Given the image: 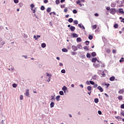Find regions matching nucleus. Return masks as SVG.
Returning <instances> with one entry per match:
<instances>
[{"label": "nucleus", "instance_id": "338daca9", "mask_svg": "<svg viewBox=\"0 0 124 124\" xmlns=\"http://www.w3.org/2000/svg\"><path fill=\"white\" fill-rule=\"evenodd\" d=\"M61 8H64V5H61Z\"/></svg>", "mask_w": 124, "mask_h": 124}, {"label": "nucleus", "instance_id": "ea45409f", "mask_svg": "<svg viewBox=\"0 0 124 124\" xmlns=\"http://www.w3.org/2000/svg\"><path fill=\"white\" fill-rule=\"evenodd\" d=\"M89 82L90 83V84L91 85H94V82H93V81H89Z\"/></svg>", "mask_w": 124, "mask_h": 124}, {"label": "nucleus", "instance_id": "cd10ccee", "mask_svg": "<svg viewBox=\"0 0 124 124\" xmlns=\"http://www.w3.org/2000/svg\"><path fill=\"white\" fill-rule=\"evenodd\" d=\"M95 103H98V98H95L94 100Z\"/></svg>", "mask_w": 124, "mask_h": 124}, {"label": "nucleus", "instance_id": "a211bd4d", "mask_svg": "<svg viewBox=\"0 0 124 124\" xmlns=\"http://www.w3.org/2000/svg\"><path fill=\"white\" fill-rule=\"evenodd\" d=\"M62 52H64L65 53H66L67 52H68V50L66 48H62Z\"/></svg>", "mask_w": 124, "mask_h": 124}, {"label": "nucleus", "instance_id": "f03ea898", "mask_svg": "<svg viewBox=\"0 0 124 124\" xmlns=\"http://www.w3.org/2000/svg\"><path fill=\"white\" fill-rule=\"evenodd\" d=\"M92 62H94V63H96V62H98V63H99V61H98V60H97V59L96 58H93Z\"/></svg>", "mask_w": 124, "mask_h": 124}, {"label": "nucleus", "instance_id": "052dcab7", "mask_svg": "<svg viewBox=\"0 0 124 124\" xmlns=\"http://www.w3.org/2000/svg\"><path fill=\"white\" fill-rule=\"evenodd\" d=\"M80 2H81V1H80V0H79L77 1V4H79V3H80Z\"/></svg>", "mask_w": 124, "mask_h": 124}, {"label": "nucleus", "instance_id": "4c0bfd02", "mask_svg": "<svg viewBox=\"0 0 124 124\" xmlns=\"http://www.w3.org/2000/svg\"><path fill=\"white\" fill-rule=\"evenodd\" d=\"M44 9H45V7L44 6H41V10H44Z\"/></svg>", "mask_w": 124, "mask_h": 124}, {"label": "nucleus", "instance_id": "0eeeda50", "mask_svg": "<svg viewBox=\"0 0 124 124\" xmlns=\"http://www.w3.org/2000/svg\"><path fill=\"white\" fill-rule=\"evenodd\" d=\"M97 89L98 90H100V92H101V93H102V92H103V89L102 88V87H101V86H98Z\"/></svg>", "mask_w": 124, "mask_h": 124}, {"label": "nucleus", "instance_id": "412c9836", "mask_svg": "<svg viewBox=\"0 0 124 124\" xmlns=\"http://www.w3.org/2000/svg\"><path fill=\"white\" fill-rule=\"evenodd\" d=\"M113 27H114V28L115 29H118V28L119 27V25H118V24L115 23V24H114Z\"/></svg>", "mask_w": 124, "mask_h": 124}, {"label": "nucleus", "instance_id": "2eb2a0df", "mask_svg": "<svg viewBox=\"0 0 124 124\" xmlns=\"http://www.w3.org/2000/svg\"><path fill=\"white\" fill-rule=\"evenodd\" d=\"M70 30H71V31H74L75 30V27H73V26H71L70 28Z\"/></svg>", "mask_w": 124, "mask_h": 124}, {"label": "nucleus", "instance_id": "a878e982", "mask_svg": "<svg viewBox=\"0 0 124 124\" xmlns=\"http://www.w3.org/2000/svg\"><path fill=\"white\" fill-rule=\"evenodd\" d=\"M53 15V16H56V13L55 12H51L49 13V15Z\"/></svg>", "mask_w": 124, "mask_h": 124}, {"label": "nucleus", "instance_id": "f8f14e48", "mask_svg": "<svg viewBox=\"0 0 124 124\" xmlns=\"http://www.w3.org/2000/svg\"><path fill=\"white\" fill-rule=\"evenodd\" d=\"M40 37V36L39 35H37V36L36 35H34L33 36V38H34L35 40H37V39H38V38H39Z\"/></svg>", "mask_w": 124, "mask_h": 124}, {"label": "nucleus", "instance_id": "aec40b11", "mask_svg": "<svg viewBox=\"0 0 124 124\" xmlns=\"http://www.w3.org/2000/svg\"><path fill=\"white\" fill-rule=\"evenodd\" d=\"M77 42H81V41H82V39H81L80 37H78L77 39Z\"/></svg>", "mask_w": 124, "mask_h": 124}, {"label": "nucleus", "instance_id": "0e129e2a", "mask_svg": "<svg viewBox=\"0 0 124 124\" xmlns=\"http://www.w3.org/2000/svg\"><path fill=\"white\" fill-rule=\"evenodd\" d=\"M86 84L87 85H90V81H86Z\"/></svg>", "mask_w": 124, "mask_h": 124}, {"label": "nucleus", "instance_id": "1a4fd4ad", "mask_svg": "<svg viewBox=\"0 0 124 124\" xmlns=\"http://www.w3.org/2000/svg\"><path fill=\"white\" fill-rule=\"evenodd\" d=\"M124 93V89H120L118 92V93L120 94H122V93Z\"/></svg>", "mask_w": 124, "mask_h": 124}, {"label": "nucleus", "instance_id": "79ce46f5", "mask_svg": "<svg viewBox=\"0 0 124 124\" xmlns=\"http://www.w3.org/2000/svg\"><path fill=\"white\" fill-rule=\"evenodd\" d=\"M73 13H74V14H76L77 13V10H74L73 11Z\"/></svg>", "mask_w": 124, "mask_h": 124}, {"label": "nucleus", "instance_id": "c03bdc74", "mask_svg": "<svg viewBox=\"0 0 124 124\" xmlns=\"http://www.w3.org/2000/svg\"><path fill=\"white\" fill-rule=\"evenodd\" d=\"M112 53H113V54H116V53H117V50H115V49H113Z\"/></svg>", "mask_w": 124, "mask_h": 124}, {"label": "nucleus", "instance_id": "37998d69", "mask_svg": "<svg viewBox=\"0 0 124 124\" xmlns=\"http://www.w3.org/2000/svg\"><path fill=\"white\" fill-rule=\"evenodd\" d=\"M23 96L22 95H21L19 97V99L20 100H23Z\"/></svg>", "mask_w": 124, "mask_h": 124}, {"label": "nucleus", "instance_id": "473e14b6", "mask_svg": "<svg viewBox=\"0 0 124 124\" xmlns=\"http://www.w3.org/2000/svg\"><path fill=\"white\" fill-rule=\"evenodd\" d=\"M86 57L87 58H91V54H90V53H87V55H86Z\"/></svg>", "mask_w": 124, "mask_h": 124}, {"label": "nucleus", "instance_id": "864d4df0", "mask_svg": "<svg viewBox=\"0 0 124 124\" xmlns=\"http://www.w3.org/2000/svg\"><path fill=\"white\" fill-rule=\"evenodd\" d=\"M106 10H108V11H109V10L110 11L111 10V9H110V7H107Z\"/></svg>", "mask_w": 124, "mask_h": 124}, {"label": "nucleus", "instance_id": "603ef678", "mask_svg": "<svg viewBox=\"0 0 124 124\" xmlns=\"http://www.w3.org/2000/svg\"><path fill=\"white\" fill-rule=\"evenodd\" d=\"M98 113L99 114V115H101V114H102V112H101V111L98 110Z\"/></svg>", "mask_w": 124, "mask_h": 124}, {"label": "nucleus", "instance_id": "4be33fe9", "mask_svg": "<svg viewBox=\"0 0 124 124\" xmlns=\"http://www.w3.org/2000/svg\"><path fill=\"white\" fill-rule=\"evenodd\" d=\"M87 90L89 91V92L92 91V86H88Z\"/></svg>", "mask_w": 124, "mask_h": 124}, {"label": "nucleus", "instance_id": "a19ab883", "mask_svg": "<svg viewBox=\"0 0 124 124\" xmlns=\"http://www.w3.org/2000/svg\"><path fill=\"white\" fill-rule=\"evenodd\" d=\"M85 44H86V45H89L90 44V41H86L85 42Z\"/></svg>", "mask_w": 124, "mask_h": 124}, {"label": "nucleus", "instance_id": "2f4dec72", "mask_svg": "<svg viewBox=\"0 0 124 124\" xmlns=\"http://www.w3.org/2000/svg\"><path fill=\"white\" fill-rule=\"evenodd\" d=\"M59 94L60 95H63V91H60L59 92Z\"/></svg>", "mask_w": 124, "mask_h": 124}, {"label": "nucleus", "instance_id": "dca6fc26", "mask_svg": "<svg viewBox=\"0 0 124 124\" xmlns=\"http://www.w3.org/2000/svg\"><path fill=\"white\" fill-rule=\"evenodd\" d=\"M88 38H89V39H90V40H92V39H93V35L90 34V35H89Z\"/></svg>", "mask_w": 124, "mask_h": 124}, {"label": "nucleus", "instance_id": "774afa93", "mask_svg": "<svg viewBox=\"0 0 124 124\" xmlns=\"http://www.w3.org/2000/svg\"><path fill=\"white\" fill-rule=\"evenodd\" d=\"M121 114L122 115V116H123L124 117V112H121Z\"/></svg>", "mask_w": 124, "mask_h": 124}, {"label": "nucleus", "instance_id": "20e7f679", "mask_svg": "<svg viewBox=\"0 0 124 124\" xmlns=\"http://www.w3.org/2000/svg\"><path fill=\"white\" fill-rule=\"evenodd\" d=\"M46 76H48V77H49L48 81H47V82H50V81H51V77H52V75L48 73H46Z\"/></svg>", "mask_w": 124, "mask_h": 124}, {"label": "nucleus", "instance_id": "de8ad7c7", "mask_svg": "<svg viewBox=\"0 0 124 124\" xmlns=\"http://www.w3.org/2000/svg\"><path fill=\"white\" fill-rule=\"evenodd\" d=\"M62 73H65V70L62 69L61 71Z\"/></svg>", "mask_w": 124, "mask_h": 124}, {"label": "nucleus", "instance_id": "6e6552de", "mask_svg": "<svg viewBox=\"0 0 124 124\" xmlns=\"http://www.w3.org/2000/svg\"><path fill=\"white\" fill-rule=\"evenodd\" d=\"M71 35L73 36V37L74 38H77L78 37V34L75 33H72Z\"/></svg>", "mask_w": 124, "mask_h": 124}, {"label": "nucleus", "instance_id": "f257e3e1", "mask_svg": "<svg viewBox=\"0 0 124 124\" xmlns=\"http://www.w3.org/2000/svg\"><path fill=\"white\" fill-rule=\"evenodd\" d=\"M110 13L111 14H112V15H114L116 13V9L115 8H111L110 11Z\"/></svg>", "mask_w": 124, "mask_h": 124}, {"label": "nucleus", "instance_id": "c9c22d12", "mask_svg": "<svg viewBox=\"0 0 124 124\" xmlns=\"http://www.w3.org/2000/svg\"><path fill=\"white\" fill-rule=\"evenodd\" d=\"M13 88H17V84H16V83H14L13 84Z\"/></svg>", "mask_w": 124, "mask_h": 124}, {"label": "nucleus", "instance_id": "c756f323", "mask_svg": "<svg viewBox=\"0 0 124 124\" xmlns=\"http://www.w3.org/2000/svg\"><path fill=\"white\" fill-rule=\"evenodd\" d=\"M76 54H77V52H76L73 51V52H71V54L73 56H74L75 55H76Z\"/></svg>", "mask_w": 124, "mask_h": 124}, {"label": "nucleus", "instance_id": "58836bf2", "mask_svg": "<svg viewBox=\"0 0 124 124\" xmlns=\"http://www.w3.org/2000/svg\"><path fill=\"white\" fill-rule=\"evenodd\" d=\"M55 2L56 4H59L60 3V0H56Z\"/></svg>", "mask_w": 124, "mask_h": 124}, {"label": "nucleus", "instance_id": "e2e57ef3", "mask_svg": "<svg viewBox=\"0 0 124 124\" xmlns=\"http://www.w3.org/2000/svg\"><path fill=\"white\" fill-rule=\"evenodd\" d=\"M105 95L107 97H108L109 95H108V94H107V93H105Z\"/></svg>", "mask_w": 124, "mask_h": 124}, {"label": "nucleus", "instance_id": "5fc2aeb1", "mask_svg": "<svg viewBox=\"0 0 124 124\" xmlns=\"http://www.w3.org/2000/svg\"><path fill=\"white\" fill-rule=\"evenodd\" d=\"M111 7H115V4L112 3V4H111Z\"/></svg>", "mask_w": 124, "mask_h": 124}, {"label": "nucleus", "instance_id": "4d7b16f0", "mask_svg": "<svg viewBox=\"0 0 124 124\" xmlns=\"http://www.w3.org/2000/svg\"><path fill=\"white\" fill-rule=\"evenodd\" d=\"M64 12H65V13L67 12V8H65V9H64Z\"/></svg>", "mask_w": 124, "mask_h": 124}, {"label": "nucleus", "instance_id": "e433bc0d", "mask_svg": "<svg viewBox=\"0 0 124 124\" xmlns=\"http://www.w3.org/2000/svg\"><path fill=\"white\" fill-rule=\"evenodd\" d=\"M96 28V25H93L92 26L93 30H95V29Z\"/></svg>", "mask_w": 124, "mask_h": 124}, {"label": "nucleus", "instance_id": "bf43d9fd", "mask_svg": "<svg viewBox=\"0 0 124 124\" xmlns=\"http://www.w3.org/2000/svg\"><path fill=\"white\" fill-rule=\"evenodd\" d=\"M94 16H95V17L98 16V14H97V13L94 14Z\"/></svg>", "mask_w": 124, "mask_h": 124}, {"label": "nucleus", "instance_id": "6ab92c4d", "mask_svg": "<svg viewBox=\"0 0 124 124\" xmlns=\"http://www.w3.org/2000/svg\"><path fill=\"white\" fill-rule=\"evenodd\" d=\"M91 55L92 56V57H95V56H96V53H95V52H93L91 53Z\"/></svg>", "mask_w": 124, "mask_h": 124}, {"label": "nucleus", "instance_id": "a18cd8bd", "mask_svg": "<svg viewBox=\"0 0 124 124\" xmlns=\"http://www.w3.org/2000/svg\"><path fill=\"white\" fill-rule=\"evenodd\" d=\"M106 51L107 53H110V49H107Z\"/></svg>", "mask_w": 124, "mask_h": 124}, {"label": "nucleus", "instance_id": "7c9ffc66", "mask_svg": "<svg viewBox=\"0 0 124 124\" xmlns=\"http://www.w3.org/2000/svg\"><path fill=\"white\" fill-rule=\"evenodd\" d=\"M124 61V58H121V60H120L119 62H123Z\"/></svg>", "mask_w": 124, "mask_h": 124}, {"label": "nucleus", "instance_id": "bb28decb", "mask_svg": "<svg viewBox=\"0 0 124 124\" xmlns=\"http://www.w3.org/2000/svg\"><path fill=\"white\" fill-rule=\"evenodd\" d=\"M83 49H84V50H86V51H89V48L87 46H85L84 47H83Z\"/></svg>", "mask_w": 124, "mask_h": 124}, {"label": "nucleus", "instance_id": "8fccbe9b", "mask_svg": "<svg viewBox=\"0 0 124 124\" xmlns=\"http://www.w3.org/2000/svg\"><path fill=\"white\" fill-rule=\"evenodd\" d=\"M121 108L122 109H124V104L121 105Z\"/></svg>", "mask_w": 124, "mask_h": 124}, {"label": "nucleus", "instance_id": "423d86ee", "mask_svg": "<svg viewBox=\"0 0 124 124\" xmlns=\"http://www.w3.org/2000/svg\"><path fill=\"white\" fill-rule=\"evenodd\" d=\"M78 27H79V28H80V29H81L82 30H84H84H85V27H84V26L83 25V24H79L78 25Z\"/></svg>", "mask_w": 124, "mask_h": 124}, {"label": "nucleus", "instance_id": "f3484780", "mask_svg": "<svg viewBox=\"0 0 124 124\" xmlns=\"http://www.w3.org/2000/svg\"><path fill=\"white\" fill-rule=\"evenodd\" d=\"M110 81H115V77H111L109 78Z\"/></svg>", "mask_w": 124, "mask_h": 124}, {"label": "nucleus", "instance_id": "f704fd0d", "mask_svg": "<svg viewBox=\"0 0 124 124\" xmlns=\"http://www.w3.org/2000/svg\"><path fill=\"white\" fill-rule=\"evenodd\" d=\"M74 23L75 25H78V21H77V20H74Z\"/></svg>", "mask_w": 124, "mask_h": 124}, {"label": "nucleus", "instance_id": "09e8293b", "mask_svg": "<svg viewBox=\"0 0 124 124\" xmlns=\"http://www.w3.org/2000/svg\"><path fill=\"white\" fill-rule=\"evenodd\" d=\"M33 7H34V4H31V8H33Z\"/></svg>", "mask_w": 124, "mask_h": 124}, {"label": "nucleus", "instance_id": "7ed1b4c3", "mask_svg": "<svg viewBox=\"0 0 124 124\" xmlns=\"http://www.w3.org/2000/svg\"><path fill=\"white\" fill-rule=\"evenodd\" d=\"M100 62H99V63H98V62L96 63H94L93 64V66H94V67H95L96 68H97L98 67H99L100 66V65L99 64Z\"/></svg>", "mask_w": 124, "mask_h": 124}, {"label": "nucleus", "instance_id": "4468645a", "mask_svg": "<svg viewBox=\"0 0 124 124\" xmlns=\"http://www.w3.org/2000/svg\"><path fill=\"white\" fill-rule=\"evenodd\" d=\"M50 108H53V107H54V106H55V103H54V102H51L50 103Z\"/></svg>", "mask_w": 124, "mask_h": 124}, {"label": "nucleus", "instance_id": "69168bd1", "mask_svg": "<svg viewBox=\"0 0 124 124\" xmlns=\"http://www.w3.org/2000/svg\"><path fill=\"white\" fill-rule=\"evenodd\" d=\"M79 86L81 87V88H84V86H83L82 84L79 85Z\"/></svg>", "mask_w": 124, "mask_h": 124}, {"label": "nucleus", "instance_id": "b1692460", "mask_svg": "<svg viewBox=\"0 0 124 124\" xmlns=\"http://www.w3.org/2000/svg\"><path fill=\"white\" fill-rule=\"evenodd\" d=\"M68 22H69V23H72V22H73V19H72V18H70L68 20Z\"/></svg>", "mask_w": 124, "mask_h": 124}, {"label": "nucleus", "instance_id": "9b49d317", "mask_svg": "<svg viewBox=\"0 0 124 124\" xmlns=\"http://www.w3.org/2000/svg\"><path fill=\"white\" fill-rule=\"evenodd\" d=\"M62 90L63 91L64 93H65V92L67 91V88H66V86H63V88H62Z\"/></svg>", "mask_w": 124, "mask_h": 124}, {"label": "nucleus", "instance_id": "49530a36", "mask_svg": "<svg viewBox=\"0 0 124 124\" xmlns=\"http://www.w3.org/2000/svg\"><path fill=\"white\" fill-rule=\"evenodd\" d=\"M14 1L15 3H18V2H19V0H14Z\"/></svg>", "mask_w": 124, "mask_h": 124}, {"label": "nucleus", "instance_id": "ddd939ff", "mask_svg": "<svg viewBox=\"0 0 124 124\" xmlns=\"http://www.w3.org/2000/svg\"><path fill=\"white\" fill-rule=\"evenodd\" d=\"M26 96H29L30 95V93H29V90H26V93H25Z\"/></svg>", "mask_w": 124, "mask_h": 124}, {"label": "nucleus", "instance_id": "c85d7f7f", "mask_svg": "<svg viewBox=\"0 0 124 124\" xmlns=\"http://www.w3.org/2000/svg\"><path fill=\"white\" fill-rule=\"evenodd\" d=\"M46 11H47V12H48V13L51 12V8H50V7L47 8Z\"/></svg>", "mask_w": 124, "mask_h": 124}, {"label": "nucleus", "instance_id": "39448f33", "mask_svg": "<svg viewBox=\"0 0 124 124\" xmlns=\"http://www.w3.org/2000/svg\"><path fill=\"white\" fill-rule=\"evenodd\" d=\"M72 49L73 51H77L78 50V48L75 46H72Z\"/></svg>", "mask_w": 124, "mask_h": 124}, {"label": "nucleus", "instance_id": "393cba45", "mask_svg": "<svg viewBox=\"0 0 124 124\" xmlns=\"http://www.w3.org/2000/svg\"><path fill=\"white\" fill-rule=\"evenodd\" d=\"M60 97H61V96H60V95H58V96H56V100H57V101H59V100H60Z\"/></svg>", "mask_w": 124, "mask_h": 124}, {"label": "nucleus", "instance_id": "9d476101", "mask_svg": "<svg viewBox=\"0 0 124 124\" xmlns=\"http://www.w3.org/2000/svg\"><path fill=\"white\" fill-rule=\"evenodd\" d=\"M119 12L122 14H124V9L122 8L119 9Z\"/></svg>", "mask_w": 124, "mask_h": 124}, {"label": "nucleus", "instance_id": "680f3d73", "mask_svg": "<svg viewBox=\"0 0 124 124\" xmlns=\"http://www.w3.org/2000/svg\"><path fill=\"white\" fill-rule=\"evenodd\" d=\"M59 65L60 66H62V65H63V64H62V63H60Z\"/></svg>", "mask_w": 124, "mask_h": 124}, {"label": "nucleus", "instance_id": "13d9d810", "mask_svg": "<svg viewBox=\"0 0 124 124\" xmlns=\"http://www.w3.org/2000/svg\"><path fill=\"white\" fill-rule=\"evenodd\" d=\"M31 10H32L33 13H35V9H32V8Z\"/></svg>", "mask_w": 124, "mask_h": 124}, {"label": "nucleus", "instance_id": "5701e85b", "mask_svg": "<svg viewBox=\"0 0 124 124\" xmlns=\"http://www.w3.org/2000/svg\"><path fill=\"white\" fill-rule=\"evenodd\" d=\"M41 47H42V48H45V47H46V44L42 43L41 45Z\"/></svg>", "mask_w": 124, "mask_h": 124}, {"label": "nucleus", "instance_id": "3c124183", "mask_svg": "<svg viewBox=\"0 0 124 124\" xmlns=\"http://www.w3.org/2000/svg\"><path fill=\"white\" fill-rule=\"evenodd\" d=\"M94 86H93V88H97V84H93Z\"/></svg>", "mask_w": 124, "mask_h": 124}, {"label": "nucleus", "instance_id": "6e6d98bb", "mask_svg": "<svg viewBox=\"0 0 124 124\" xmlns=\"http://www.w3.org/2000/svg\"><path fill=\"white\" fill-rule=\"evenodd\" d=\"M44 2L45 3H48V0H45L44 1Z\"/></svg>", "mask_w": 124, "mask_h": 124}, {"label": "nucleus", "instance_id": "72a5a7b5", "mask_svg": "<svg viewBox=\"0 0 124 124\" xmlns=\"http://www.w3.org/2000/svg\"><path fill=\"white\" fill-rule=\"evenodd\" d=\"M118 99H119V100H122V99H123V96L122 95L118 96Z\"/></svg>", "mask_w": 124, "mask_h": 124}]
</instances>
